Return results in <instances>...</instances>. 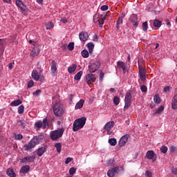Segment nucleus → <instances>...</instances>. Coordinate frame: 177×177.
<instances>
[{
    "instance_id": "1",
    "label": "nucleus",
    "mask_w": 177,
    "mask_h": 177,
    "mask_svg": "<svg viewBox=\"0 0 177 177\" xmlns=\"http://www.w3.org/2000/svg\"><path fill=\"white\" fill-rule=\"evenodd\" d=\"M86 124V118L82 117L75 120L73 122V132H77L80 129H82L84 126Z\"/></svg>"
},
{
    "instance_id": "8",
    "label": "nucleus",
    "mask_w": 177,
    "mask_h": 177,
    "mask_svg": "<svg viewBox=\"0 0 177 177\" xmlns=\"http://www.w3.org/2000/svg\"><path fill=\"white\" fill-rule=\"evenodd\" d=\"M138 75L142 82L146 81V69L142 65L138 66Z\"/></svg>"
},
{
    "instance_id": "61",
    "label": "nucleus",
    "mask_w": 177,
    "mask_h": 177,
    "mask_svg": "<svg viewBox=\"0 0 177 177\" xmlns=\"http://www.w3.org/2000/svg\"><path fill=\"white\" fill-rule=\"evenodd\" d=\"M93 39L95 42H97L99 41V38L97 37V35H95L93 37Z\"/></svg>"
},
{
    "instance_id": "21",
    "label": "nucleus",
    "mask_w": 177,
    "mask_h": 177,
    "mask_svg": "<svg viewBox=\"0 0 177 177\" xmlns=\"http://www.w3.org/2000/svg\"><path fill=\"white\" fill-rule=\"evenodd\" d=\"M39 55V48L35 47L30 52V56L32 57H35V56H38Z\"/></svg>"
},
{
    "instance_id": "49",
    "label": "nucleus",
    "mask_w": 177,
    "mask_h": 177,
    "mask_svg": "<svg viewBox=\"0 0 177 177\" xmlns=\"http://www.w3.org/2000/svg\"><path fill=\"white\" fill-rule=\"evenodd\" d=\"M93 21L94 23H99V15L97 14L94 15Z\"/></svg>"
},
{
    "instance_id": "29",
    "label": "nucleus",
    "mask_w": 177,
    "mask_h": 177,
    "mask_svg": "<svg viewBox=\"0 0 177 177\" xmlns=\"http://www.w3.org/2000/svg\"><path fill=\"white\" fill-rule=\"evenodd\" d=\"M21 103H23V102L20 100H16L12 101L10 103V106H12V107H16L17 106H20V104H21Z\"/></svg>"
},
{
    "instance_id": "2",
    "label": "nucleus",
    "mask_w": 177,
    "mask_h": 177,
    "mask_svg": "<svg viewBox=\"0 0 177 177\" xmlns=\"http://www.w3.org/2000/svg\"><path fill=\"white\" fill-rule=\"evenodd\" d=\"M39 143V140H38V137H34L31 139V140L28 143L23 146V149L25 151H28V150H31V149H34L37 145Z\"/></svg>"
},
{
    "instance_id": "31",
    "label": "nucleus",
    "mask_w": 177,
    "mask_h": 177,
    "mask_svg": "<svg viewBox=\"0 0 177 177\" xmlns=\"http://www.w3.org/2000/svg\"><path fill=\"white\" fill-rule=\"evenodd\" d=\"M82 74H84V72L82 71H79L74 77V79L76 80V81H78L81 80V77H82Z\"/></svg>"
},
{
    "instance_id": "16",
    "label": "nucleus",
    "mask_w": 177,
    "mask_h": 177,
    "mask_svg": "<svg viewBox=\"0 0 177 177\" xmlns=\"http://www.w3.org/2000/svg\"><path fill=\"white\" fill-rule=\"evenodd\" d=\"M107 17V14L106 12H104L102 15H101L100 19H99V26L100 28H103V24H104V20H106V18Z\"/></svg>"
},
{
    "instance_id": "37",
    "label": "nucleus",
    "mask_w": 177,
    "mask_h": 177,
    "mask_svg": "<svg viewBox=\"0 0 177 177\" xmlns=\"http://www.w3.org/2000/svg\"><path fill=\"white\" fill-rule=\"evenodd\" d=\"M22 13H26L27 12V6H26V4H24V3H22V4L21 5V6L19 7Z\"/></svg>"
},
{
    "instance_id": "22",
    "label": "nucleus",
    "mask_w": 177,
    "mask_h": 177,
    "mask_svg": "<svg viewBox=\"0 0 177 177\" xmlns=\"http://www.w3.org/2000/svg\"><path fill=\"white\" fill-rule=\"evenodd\" d=\"M30 168V165H25L21 168L19 172L20 174H28Z\"/></svg>"
},
{
    "instance_id": "13",
    "label": "nucleus",
    "mask_w": 177,
    "mask_h": 177,
    "mask_svg": "<svg viewBox=\"0 0 177 177\" xmlns=\"http://www.w3.org/2000/svg\"><path fill=\"white\" fill-rule=\"evenodd\" d=\"M129 138V135L126 134L121 137L120 141H119V146L120 147H123V146H125L127 145V142H128V138Z\"/></svg>"
},
{
    "instance_id": "50",
    "label": "nucleus",
    "mask_w": 177,
    "mask_h": 177,
    "mask_svg": "<svg viewBox=\"0 0 177 177\" xmlns=\"http://www.w3.org/2000/svg\"><path fill=\"white\" fill-rule=\"evenodd\" d=\"M177 148L175 146H171L170 147V153H176Z\"/></svg>"
},
{
    "instance_id": "17",
    "label": "nucleus",
    "mask_w": 177,
    "mask_h": 177,
    "mask_svg": "<svg viewBox=\"0 0 177 177\" xmlns=\"http://www.w3.org/2000/svg\"><path fill=\"white\" fill-rule=\"evenodd\" d=\"M117 66H118V68H122L123 73H125V71H127V64H125L122 61H118L117 62Z\"/></svg>"
},
{
    "instance_id": "5",
    "label": "nucleus",
    "mask_w": 177,
    "mask_h": 177,
    "mask_svg": "<svg viewBox=\"0 0 177 177\" xmlns=\"http://www.w3.org/2000/svg\"><path fill=\"white\" fill-rule=\"evenodd\" d=\"M124 17H125V14L122 13L121 16H120L116 21V26H115V29L116 31L120 32L121 30H122V24L124 23Z\"/></svg>"
},
{
    "instance_id": "63",
    "label": "nucleus",
    "mask_w": 177,
    "mask_h": 177,
    "mask_svg": "<svg viewBox=\"0 0 177 177\" xmlns=\"http://www.w3.org/2000/svg\"><path fill=\"white\" fill-rule=\"evenodd\" d=\"M61 21H62V23H63L64 24H66V23H67V19H66V18H62V19H61Z\"/></svg>"
},
{
    "instance_id": "52",
    "label": "nucleus",
    "mask_w": 177,
    "mask_h": 177,
    "mask_svg": "<svg viewBox=\"0 0 177 177\" xmlns=\"http://www.w3.org/2000/svg\"><path fill=\"white\" fill-rule=\"evenodd\" d=\"M77 169H75V167H71L70 169H69V174L70 175H74L75 173L76 172Z\"/></svg>"
},
{
    "instance_id": "42",
    "label": "nucleus",
    "mask_w": 177,
    "mask_h": 177,
    "mask_svg": "<svg viewBox=\"0 0 177 177\" xmlns=\"http://www.w3.org/2000/svg\"><path fill=\"white\" fill-rule=\"evenodd\" d=\"M162 111H164V106H161L155 112L154 115H156V114H161V113H162Z\"/></svg>"
},
{
    "instance_id": "43",
    "label": "nucleus",
    "mask_w": 177,
    "mask_h": 177,
    "mask_svg": "<svg viewBox=\"0 0 177 177\" xmlns=\"http://www.w3.org/2000/svg\"><path fill=\"white\" fill-rule=\"evenodd\" d=\"M18 113H19V114H23V113H24V105H20L18 107Z\"/></svg>"
},
{
    "instance_id": "3",
    "label": "nucleus",
    "mask_w": 177,
    "mask_h": 177,
    "mask_svg": "<svg viewBox=\"0 0 177 177\" xmlns=\"http://www.w3.org/2000/svg\"><path fill=\"white\" fill-rule=\"evenodd\" d=\"M64 133V128H61L55 131H53L50 132V138L51 140H57L60 139L63 134Z\"/></svg>"
},
{
    "instance_id": "59",
    "label": "nucleus",
    "mask_w": 177,
    "mask_h": 177,
    "mask_svg": "<svg viewBox=\"0 0 177 177\" xmlns=\"http://www.w3.org/2000/svg\"><path fill=\"white\" fill-rule=\"evenodd\" d=\"M171 172L174 175H177V168L173 167L172 169H171Z\"/></svg>"
},
{
    "instance_id": "35",
    "label": "nucleus",
    "mask_w": 177,
    "mask_h": 177,
    "mask_svg": "<svg viewBox=\"0 0 177 177\" xmlns=\"http://www.w3.org/2000/svg\"><path fill=\"white\" fill-rule=\"evenodd\" d=\"M18 124H19L21 127L24 129V128H26V125H27V122H26V120H18Z\"/></svg>"
},
{
    "instance_id": "19",
    "label": "nucleus",
    "mask_w": 177,
    "mask_h": 177,
    "mask_svg": "<svg viewBox=\"0 0 177 177\" xmlns=\"http://www.w3.org/2000/svg\"><path fill=\"white\" fill-rule=\"evenodd\" d=\"M117 171H118V167H113L111 169L109 170L107 172V175L109 177H113L115 174L117 173Z\"/></svg>"
},
{
    "instance_id": "53",
    "label": "nucleus",
    "mask_w": 177,
    "mask_h": 177,
    "mask_svg": "<svg viewBox=\"0 0 177 177\" xmlns=\"http://www.w3.org/2000/svg\"><path fill=\"white\" fill-rule=\"evenodd\" d=\"M68 50H74V43H70L68 45Z\"/></svg>"
},
{
    "instance_id": "48",
    "label": "nucleus",
    "mask_w": 177,
    "mask_h": 177,
    "mask_svg": "<svg viewBox=\"0 0 177 177\" xmlns=\"http://www.w3.org/2000/svg\"><path fill=\"white\" fill-rule=\"evenodd\" d=\"M171 91V87L169 86H167L164 88L163 92L164 93H169Z\"/></svg>"
},
{
    "instance_id": "4",
    "label": "nucleus",
    "mask_w": 177,
    "mask_h": 177,
    "mask_svg": "<svg viewBox=\"0 0 177 177\" xmlns=\"http://www.w3.org/2000/svg\"><path fill=\"white\" fill-rule=\"evenodd\" d=\"M132 103V94L131 93H127L124 97V110H127V109H129Z\"/></svg>"
},
{
    "instance_id": "24",
    "label": "nucleus",
    "mask_w": 177,
    "mask_h": 177,
    "mask_svg": "<svg viewBox=\"0 0 177 177\" xmlns=\"http://www.w3.org/2000/svg\"><path fill=\"white\" fill-rule=\"evenodd\" d=\"M171 107L174 110L177 109V94L175 95L173 97L172 102H171Z\"/></svg>"
},
{
    "instance_id": "20",
    "label": "nucleus",
    "mask_w": 177,
    "mask_h": 177,
    "mask_svg": "<svg viewBox=\"0 0 177 177\" xmlns=\"http://www.w3.org/2000/svg\"><path fill=\"white\" fill-rule=\"evenodd\" d=\"M46 151V147H41L37 149V154L39 157H42L44 156V153Z\"/></svg>"
},
{
    "instance_id": "12",
    "label": "nucleus",
    "mask_w": 177,
    "mask_h": 177,
    "mask_svg": "<svg viewBox=\"0 0 177 177\" xmlns=\"http://www.w3.org/2000/svg\"><path fill=\"white\" fill-rule=\"evenodd\" d=\"M129 21L133 26V27L136 28L139 26V22H138V15L133 14L131 15L130 18L129 19Z\"/></svg>"
},
{
    "instance_id": "39",
    "label": "nucleus",
    "mask_w": 177,
    "mask_h": 177,
    "mask_svg": "<svg viewBox=\"0 0 177 177\" xmlns=\"http://www.w3.org/2000/svg\"><path fill=\"white\" fill-rule=\"evenodd\" d=\"M55 147L57 149V153H60L62 151V144H60V142L56 143L55 145Z\"/></svg>"
},
{
    "instance_id": "33",
    "label": "nucleus",
    "mask_w": 177,
    "mask_h": 177,
    "mask_svg": "<svg viewBox=\"0 0 177 177\" xmlns=\"http://www.w3.org/2000/svg\"><path fill=\"white\" fill-rule=\"evenodd\" d=\"M153 100L155 103H156L157 104H160L161 102V98H160V95L158 94H156L153 97Z\"/></svg>"
},
{
    "instance_id": "28",
    "label": "nucleus",
    "mask_w": 177,
    "mask_h": 177,
    "mask_svg": "<svg viewBox=\"0 0 177 177\" xmlns=\"http://www.w3.org/2000/svg\"><path fill=\"white\" fill-rule=\"evenodd\" d=\"M32 77L35 81H39V74L38 73V71H33L32 72Z\"/></svg>"
},
{
    "instance_id": "54",
    "label": "nucleus",
    "mask_w": 177,
    "mask_h": 177,
    "mask_svg": "<svg viewBox=\"0 0 177 177\" xmlns=\"http://www.w3.org/2000/svg\"><path fill=\"white\" fill-rule=\"evenodd\" d=\"M15 139L17 140H21V139H23V135H21V134H17L15 136Z\"/></svg>"
},
{
    "instance_id": "51",
    "label": "nucleus",
    "mask_w": 177,
    "mask_h": 177,
    "mask_svg": "<svg viewBox=\"0 0 177 177\" xmlns=\"http://www.w3.org/2000/svg\"><path fill=\"white\" fill-rule=\"evenodd\" d=\"M41 92H42V91L38 89L35 92L33 93V96L38 97V96H39V95H41Z\"/></svg>"
},
{
    "instance_id": "36",
    "label": "nucleus",
    "mask_w": 177,
    "mask_h": 177,
    "mask_svg": "<svg viewBox=\"0 0 177 177\" xmlns=\"http://www.w3.org/2000/svg\"><path fill=\"white\" fill-rule=\"evenodd\" d=\"M109 143L111 146H115L117 145V139L115 138H110L109 140Z\"/></svg>"
},
{
    "instance_id": "14",
    "label": "nucleus",
    "mask_w": 177,
    "mask_h": 177,
    "mask_svg": "<svg viewBox=\"0 0 177 177\" xmlns=\"http://www.w3.org/2000/svg\"><path fill=\"white\" fill-rule=\"evenodd\" d=\"M35 160V156H26L21 159V162L27 164V162H34Z\"/></svg>"
},
{
    "instance_id": "58",
    "label": "nucleus",
    "mask_w": 177,
    "mask_h": 177,
    "mask_svg": "<svg viewBox=\"0 0 177 177\" xmlns=\"http://www.w3.org/2000/svg\"><path fill=\"white\" fill-rule=\"evenodd\" d=\"M73 161V158H67L65 160V164H70Z\"/></svg>"
},
{
    "instance_id": "15",
    "label": "nucleus",
    "mask_w": 177,
    "mask_h": 177,
    "mask_svg": "<svg viewBox=\"0 0 177 177\" xmlns=\"http://www.w3.org/2000/svg\"><path fill=\"white\" fill-rule=\"evenodd\" d=\"M79 38L82 42H86V41H88V38H89V35L86 32H82L79 34Z\"/></svg>"
},
{
    "instance_id": "32",
    "label": "nucleus",
    "mask_w": 177,
    "mask_h": 177,
    "mask_svg": "<svg viewBox=\"0 0 177 177\" xmlns=\"http://www.w3.org/2000/svg\"><path fill=\"white\" fill-rule=\"evenodd\" d=\"M81 53L82 57L84 59H88V57H89V52H88L87 50H83Z\"/></svg>"
},
{
    "instance_id": "62",
    "label": "nucleus",
    "mask_w": 177,
    "mask_h": 177,
    "mask_svg": "<svg viewBox=\"0 0 177 177\" xmlns=\"http://www.w3.org/2000/svg\"><path fill=\"white\" fill-rule=\"evenodd\" d=\"M145 175L147 177H151V172L150 171H147L146 173H145Z\"/></svg>"
},
{
    "instance_id": "60",
    "label": "nucleus",
    "mask_w": 177,
    "mask_h": 177,
    "mask_svg": "<svg viewBox=\"0 0 177 177\" xmlns=\"http://www.w3.org/2000/svg\"><path fill=\"white\" fill-rule=\"evenodd\" d=\"M104 77V73H103V72H101L100 74V81H102Z\"/></svg>"
},
{
    "instance_id": "6",
    "label": "nucleus",
    "mask_w": 177,
    "mask_h": 177,
    "mask_svg": "<svg viewBox=\"0 0 177 177\" xmlns=\"http://www.w3.org/2000/svg\"><path fill=\"white\" fill-rule=\"evenodd\" d=\"M100 68V62L97 61L90 65H88V71L89 73H95V71H97Z\"/></svg>"
},
{
    "instance_id": "34",
    "label": "nucleus",
    "mask_w": 177,
    "mask_h": 177,
    "mask_svg": "<svg viewBox=\"0 0 177 177\" xmlns=\"http://www.w3.org/2000/svg\"><path fill=\"white\" fill-rule=\"evenodd\" d=\"M162 22L158 20V19H155V20L153 21V26H154L155 27L160 28V27H161V25H162Z\"/></svg>"
},
{
    "instance_id": "55",
    "label": "nucleus",
    "mask_w": 177,
    "mask_h": 177,
    "mask_svg": "<svg viewBox=\"0 0 177 177\" xmlns=\"http://www.w3.org/2000/svg\"><path fill=\"white\" fill-rule=\"evenodd\" d=\"M34 86V81L30 80L28 83V88H32Z\"/></svg>"
},
{
    "instance_id": "9",
    "label": "nucleus",
    "mask_w": 177,
    "mask_h": 177,
    "mask_svg": "<svg viewBox=\"0 0 177 177\" xmlns=\"http://www.w3.org/2000/svg\"><path fill=\"white\" fill-rule=\"evenodd\" d=\"M114 125H115L114 121H110L105 124L104 127V131H106L107 135H111L112 133L111 129L114 128Z\"/></svg>"
},
{
    "instance_id": "25",
    "label": "nucleus",
    "mask_w": 177,
    "mask_h": 177,
    "mask_svg": "<svg viewBox=\"0 0 177 177\" xmlns=\"http://www.w3.org/2000/svg\"><path fill=\"white\" fill-rule=\"evenodd\" d=\"M6 174L8 175V176L10 177H16V173L15 172V170H13V169L12 168H9L7 169Z\"/></svg>"
},
{
    "instance_id": "10",
    "label": "nucleus",
    "mask_w": 177,
    "mask_h": 177,
    "mask_svg": "<svg viewBox=\"0 0 177 177\" xmlns=\"http://www.w3.org/2000/svg\"><path fill=\"white\" fill-rule=\"evenodd\" d=\"M96 81V75L95 74L88 73L86 75V82L88 85H92Z\"/></svg>"
},
{
    "instance_id": "47",
    "label": "nucleus",
    "mask_w": 177,
    "mask_h": 177,
    "mask_svg": "<svg viewBox=\"0 0 177 177\" xmlns=\"http://www.w3.org/2000/svg\"><path fill=\"white\" fill-rule=\"evenodd\" d=\"M140 91L143 93H146V92H147V86H146L145 85L141 86H140Z\"/></svg>"
},
{
    "instance_id": "57",
    "label": "nucleus",
    "mask_w": 177,
    "mask_h": 177,
    "mask_svg": "<svg viewBox=\"0 0 177 177\" xmlns=\"http://www.w3.org/2000/svg\"><path fill=\"white\" fill-rule=\"evenodd\" d=\"M100 9H101V10H103V11L107 10L109 9V6L104 5L102 6H101Z\"/></svg>"
},
{
    "instance_id": "27",
    "label": "nucleus",
    "mask_w": 177,
    "mask_h": 177,
    "mask_svg": "<svg viewBox=\"0 0 177 177\" xmlns=\"http://www.w3.org/2000/svg\"><path fill=\"white\" fill-rule=\"evenodd\" d=\"M35 128L37 131H39L40 128H44V124L41 120H39L35 123Z\"/></svg>"
},
{
    "instance_id": "7",
    "label": "nucleus",
    "mask_w": 177,
    "mask_h": 177,
    "mask_svg": "<svg viewBox=\"0 0 177 177\" xmlns=\"http://www.w3.org/2000/svg\"><path fill=\"white\" fill-rule=\"evenodd\" d=\"M145 157L147 160H151L152 162L157 161V154L153 150L147 151Z\"/></svg>"
},
{
    "instance_id": "23",
    "label": "nucleus",
    "mask_w": 177,
    "mask_h": 177,
    "mask_svg": "<svg viewBox=\"0 0 177 177\" xmlns=\"http://www.w3.org/2000/svg\"><path fill=\"white\" fill-rule=\"evenodd\" d=\"M84 103H85V100H80L75 105V109L79 110V109H82L84 107Z\"/></svg>"
},
{
    "instance_id": "30",
    "label": "nucleus",
    "mask_w": 177,
    "mask_h": 177,
    "mask_svg": "<svg viewBox=\"0 0 177 177\" xmlns=\"http://www.w3.org/2000/svg\"><path fill=\"white\" fill-rule=\"evenodd\" d=\"M77 70V65L75 64H72V66L68 68V71L70 74L74 73Z\"/></svg>"
},
{
    "instance_id": "44",
    "label": "nucleus",
    "mask_w": 177,
    "mask_h": 177,
    "mask_svg": "<svg viewBox=\"0 0 177 177\" xmlns=\"http://www.w3.org/2000/svg\"><path fill=\"white\" fill-rule=\"evenodd\" d=\"M160 151L161 153H163L164 154H165V153L168 151V147H167V146L165 145L162 146L160 148Z\"/></svg>"
},
{
    "instance_id": "38",
    "label": "nucleus",
    "mask_w": 177,
    "mask_h": 177,
    "mask_svg": "<svg viewBox=\"0 0 177 177\" xmlns=\"http://www.w3.org/2000/svg\"><path fill=\"white\" fill-rule=\"evenodd\" d=\"M22 13H26L27 12V6H26V4H24V3H22V4L21 5V6L19 7Z\"/></svg>"
},
{
    "instance_id": "40",
    "label": "nucleus",
    "mask_w": 177,
    "mask_h": 177,
    "mask_svg": "<svg viewBox=\"0 0 177 177\" xmlns=\"http://www.w3.org/2000/svg\"><path fill=\"white\" fill-rule=\"evenodd\" d=\"M120 98L118 96H115L113 97V103L115 106H118L120 104Z\"/></svg>"
},
{
    "instance_id": "45",
    "label": "nucleus",
    "mask_w": 177,
    "mask_h": 177,
    "mask_svg": "<svg viewBox=\"0 0 177 177\" xmlns=\"http://www.w3.org/2000/svg\"><path fill=\"white\" fill-rule=\"evenodd\" d=\"M46 30H52V28H53V23H52V22H48V23L46 25Z\"/></svg>"
},
{
    "instance_id": "64",
    "label": "nucleus",
    "mask_w": 177,
    "mask_h": 177,
    "mask_svg": "<svg viewBox=\"0 0 177 177\" xmlns=\"http://www.w3.org/2000/svg\"><path fill=\"white\" fill-rule=\"evenodd\" d=\"M8 68L10 70H12V68H13V64L12 63L8 64Z\"/></svg>"
},
{
    "instance_id": "46",
    "label": "nucleus",
    "mask_w": 177,
    "mask_h": 177,
    "mask_svg": "<svg viewBox=\"0 0 177 177\" xmlns=\"http://www.w3.org/2000/svg\"><path fill=\"white\" fill-rule=\"evenodd\" d=\"M147 28H149L147 21H145L144 23H142V30L143 31H147Z\"/></svg>"
},
{
    "instance_id": "56",
    "label": "nucleus",
    "mask_w": 177,
    "mask_h": 177,
    "mask_svg": "<svg viewBox=\"0 0 177 177\" xmlns=\"http://www.w3.org/2000/svg\"><path fill=\"white\" fill-rule=\"evenodd\" d=\"M24 3L21 1V0H16V5L19 8Z\"/></svg>"
},
{
    "instance_id": "11",
    "label": "nucleus",
    "mask_w": 177,
    "mask_h": 177,
    "mask_svg": "<svg viewBox=\"0 0 177 177\" xmlns=\"http://www.w3.org/2000/svg\"><path fill=\"white\" fill-rule=\"evenodd\" d=\"M53 111L56 117H60L63 114V109H62L59 104H55L53 106Z\"/></svg>"
},
{
    "instance_id": "26",
    "label": "nucleus",
    "mask_w": 177,
    "mask_h": 177,
    "mask_svg": "<svg viewBox=\"0 0 177 177\" xmlns=\"http://www.w3.org/2000/svg\"><path fill=\"white\" fill-rule=\"evenodd\" d=\"M87 48L88 49V53L92 55L93 53V49L95 48V44H93L92 42L88 43Z\"/></svg>"
},
{
    "instance_id": "18",
    "label": "nucleus",
    "mask_w": 177,
    "mask_h": 177,
    "mask_svg": "<svg viewBox=\"0 0 177 177\" xmlns=\"http://www.w3.org/2000/svg\"><path fill=\"white\" fill-rule=\"evenodd\" d=\"M50 71H51V74H55L56 71H57V66H56L55 61H52L51 62Z\"/></svg>"
},
{
    "instance_id": "41",
    "label": "nucleus",
    "mask_w": 177,
    "mask_h": 177,
    "mask_svg": "<svg viewBox=\"0 0 177 177\" xmlns=\"http://www.w3.org/2000/svg\"><path fill=\"white\" fill-rule=\"evenodd\" d=\"M41 122L43 124V129H45V128L48 125V119L46 118H44Z\"/></svg>"
}]
</instances>
